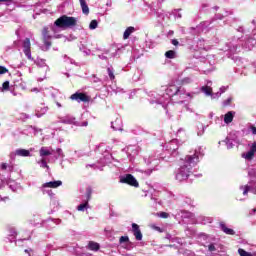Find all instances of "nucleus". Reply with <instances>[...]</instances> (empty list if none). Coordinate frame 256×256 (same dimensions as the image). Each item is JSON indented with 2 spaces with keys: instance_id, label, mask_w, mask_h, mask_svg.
<instances>
[{
  "instance_id": "1",
  "label": "nucleus",
  "mask_w": 256,
  "mask_h": 256,
  "mask_svg": "<svg viewBox=\"0 0 256 256\" xmlns=\"http://www.w3.org/2000/svg\"><path fill=\"white\" fill-rule=\"evenodd\" d=\"M199 163V152L195 151L193 154L185 156L184 159L180 160V168L176 174L177 181H185L189 179L191 170Z\"/></svg>"
},
{
  "instance_id": "2",
  "label": "nucleus",
  "mask_w": 256,
  "mask_h": 256,
  "mask_svg": "<svg viewBox=\"0 0 256 256\" xmlns=\"http://www.w3.org/2000/svg\"><path fill=\"white\" fill-rule=\"evenodd\" d=\"M54 25L56 27H59V29H71V27H77V18L62 15L61 17L56 19Z\"/></svg>"
},
{
  "instance_id": "3",
  "label": "nucleus",
  "mask_w": 256,
  "mask_h": 256,
  "mask_svg": "<svg viewBox=\"0 0 256 256\" xmlns=\"http://www.w3.org/2000/svg\"><path fill=\"white\" fill-rule=\"evenodd\" d=\"M71 101H77V103H89L91 96L83 92H76L70 96Z\"/></svg>"
},
{
  "instance_id": "4",
  "label": "nucleus",
  "mask_w": 256,
  "mask_h": 256,
  "mask_svg": "<svg viewBox=\"0 0 256 256\" xmlns=\"http://www.w3.org/2000/svg\"><path fill=\"white\" fill-rule=\"evenodd\" d=\"M120 183L130 185V187H139V182L133 177V174H126L120 178Z\"/></svg>"
},
{
  "instance_id": "5",
  "label": "nucleus",
  "mask_w": 256,
  "mask_h": 256,
  "mask_svg": "<svg viewBox=\"0 0 256 256\" xmlns=\"http://www.w3.org/2000/svg\"><path fill=\"white\" fill-rule=\"evenodd\" d=\"M42 36H43V43L46 47V49H50L51 48V35H49V28L45 27L42 30Z\"/></svg>"
},
{
  "instance_id": "6",
  "label": "nucleus",
  "mask_w": 256,
  "mask_h": 256,
  "mask_svg": "<svg viewBox=\"0 0 256 256\" xmlns=\"http://www.w3.org/2000/svg\"><path fill=\"white\" fill-rule=\"evenodd\" d=\"M23 49H24L23 50L24 54L27 56V59H29V60L33 59L31 57V39H29V38L24 39Z\"/></svg>"
},
{
  "instance_id": "7",
  "label": "nucleus",
  "mask_w": 256,
  "mask_h": 256,
  "mask_svg": "<svg viewBox=\"0 0 256 256\" xmlns=\"http://www.w3.org/2000/svg\"><path fill=\"white\" fill-rule=\"evenodd\" d=\"M166 92H167V95H170L171 97H175V95H184L183 90H181V88L175 85L168 87Z\"/></svg>"
},
{
  "instance_id": "8",
  "label": "nucleus",
  "mask_w": 256,
  "mask_h": 256,
  "mask_svg": "<svg viewBox=\"0 0 256 256\" xmlns=\"http://www.w3.org/2000/svg\"><path fill=\"white\" fill-rule=\"evenodd\" d=\"M132 233H133L136 241H142L143 233H141V229L139 228L138 224L132 223Z\"/></svg>"
},
{
  "instance_id": "9",
  "label": "nucleus",
  "mask_w": 256,
  "mask_h": 256,
  "mask_svg": "<svg viewBox=\"0 0 256 256\" xmlns=\"http://www.w3.org/2000/svg\"><path fill=\"white\" fill-rule=\"evenodd\" d=\"M63 185V182L61 180H56V181H50L42 184L43 189H57V187H61Z\"/></svg>"
},
{
  "instance_id": "10",
  "label": "nucleus",
  "mask_w": 256,
  "mask_h": 256,
  "mask_svg": "<svg viewBox=\"0 0 256 256\" xmlns=\"http://www.w3.org/2000/svg\"><path fill=\"white\" fill-rule=\"evenodd\" d=\"M255 153H256V142H253L250 148V151L246 153V159L250 161L251 159H253V157H255Z\"/></svg>"
},
{
  "instance_id": "11",
  "label": "nucleus",
  "mask_w": 256,
  "mask_h": 256,
  "mask_svg": "<svg viewBox=\"0 0 256 256\" xmlns=\"http://www.w3.org/2000/svg\"><path fill=\"white\" fill-rule=\"evenodd\" d=\"M221 231L225 233L226 235H235V230L228 228L225 223H220Z\"/></svg>"
},
{
  "instance_id": "12",
  "label": "nucleus",
  "mask_w": 256,
  "mask_h": 256,
  "mask_svg": "<svg viewBox=\"0 0 256 256\" xmlns=\"http://www.w3.org/2000/svg\"><path fill=\"white\" fill-rule=\"evenodd\" d=\"M132 33H135V27L129 26V27L126 28V30L124 31L123 39H124V40L129 39V37H131V34H132Z\"/></svg>"
},
{
  "instance_id": "13",
  "label": "nucleus",
  "mask_w": 256,
  "mask_h": 256,
  "mask_svg": "<svg viewBox=\"0 0 256 256\" xmlns=\"http://www.w3.org/2000/svg\"><path fill=\"white\" fill-rule=\"evenodd\" d=\"M88 249L90 251H99V249H101V246L99 245V243L94 242V241H90L88 243Z\"/></svg>"
},
{
  "instance_id": "14",
  "label": "nucleus",
  "mask_w": 256,
  "mask_h": 256,
  "mask_svg": "<svg viewBox=\"0 0 256 256\" xmlns=\"http://www.w3.org/2000/svg\"><path fill=\"white\" fill-rule=\"evenodd\" d=\"M79 1H80L82 13H84V15H89V6L87 5V2L85 0H79Z\"/></svg>"
},
{
  "instance_id": "15",
  "label": "nucleus",
  "mask_w": 256,
  "mask_h": 256,
  "mask_svg": "<svg viewBox=\"0 0 256 256\" xmlns=\"http://www.w3.org/2000/svg\"><path fill=\"white\" fill-rule=\"evenodd\" d=\"M16 155H18L19 157H30L31 152H29V150H25V149H18V150H16Z\"/></svg>"
},
{
  "instance_id": "16",
  "label": "nucleus",
  "mask_w": 256,
  "mask_h": 256,
  "mask_svg": "<svg viewBox=\"0 0 256 256\" xmlns=\"http://www.w3.org/2000/svg\"><path fill=\"white\" fill-rule=\"evenodd\" d=\"M224 123H233V112L229 111L228 113L225 114L224 116Z\"/></svg>"
},
{
  "instance_id": "17",
  "label": "nucleus",
  "mask_w": 256,
  "mask_h": 256,
  "mask_svg": "<svg viewBox=\"0 0 256 256\" xmlns=\"http://www.w3.org/2000/svg\"><path fill=\"white\" fill-rule=\"evenodd\" d=\"M201 91H202V93H205V95H208V96L213 95V88H211L209 86H203L201 88Z\"/></svg>"
},
{
  "instance_id": "18",
  "label": "nucleus",
  "mask_w": 256,
  "mask_h": 256,
  "mask_svg": "<svg viewBox=\"0 0 256 256\" xmlns=\"http://www.w3.org/2000/svg\"><path fill=\"white\" fill-rule=\"evenodd\" d=\"M93 195V189L91 187L86 188V201L89 203L91 201V196Z\"/></svg>"
},
{
  "instance_id": "19",
  "label": "nucleus",
  "mask_w": 256,
  "mask_h": 256,
  "mask_svg": "<svg viewBox=\"0 0 256 256\" xmlns=\"http://www.w3.org/2000/svg\"><path fill=\"white\" fill-rule=\"evenodd\" d=\"M49 155H51V151L45 149L44 147L40 149V157H49Z\"/></svg>"
},
{
  "instance_id": "20",
  "label": "nucleus",
  "mask_w": 256,
  "mask_h": 256,
  "mask_svg": "<svg viewBox=\"0 0 256 256\" xmlns=\"http://www.w3.org/2000/svg\"><path fill=\"white\" fill-rule=\"evenodd\" d=\"M165 58L166 59H175V51L169 50L165 52Z\"/></svg>"
},
{
  "instance_id": "21",
  "label": "nucleus",
  "mask_w": 256,
  "mask_h": 256,
  "mask_svg": "<svg viewBox=\"0 0 256 256\" xmlns=\"http://www.w3.org/2000/svg\"><path fill=\"white\" fill-rule=\"evenodd\" d=\"M89 207V202L85 201V203L80 204L77 209L78 211H85Z\"/></svg>"
},
{
  "instance_id": "22",
  "label": "nucleus",
  "mask_w": 256,
  "mask_h": 256,
  "mask_svg": "<svg viewBox=\"0 0 256 256\" xmlns=\"http://www.w3.org/2000/svg\"><path fill=\"white\" fill-rule=\"evenodd\" d=\"M99 25V22H97V20H92L89 24V29L93 30V29H97Z\"/></svg>"
},
{
  "instance_id": "23",
  "label": "nucleus",
  "mask_w": 256,
  "mask_h": 256,
  "mask_svg": "<svg viewBox=\"0 0 256 256\" xmlns=\"http://www.w3.org/2000/svg\"><path fill=\"white\" fill-rule=\"evenodd\" d=\"M107 73H108L109 79L111 81H115V74L113 73V70H111V68H107Z\"/></svg>"
},
{
  "instance_id": "24",
  "label": "nucleus",
  "mask_w": 256,
  "mask_h": 256,
  "mask_svg": "<svg viewBox=\"0 0 256 256\" xmlns=\"http://www.w3.org/2000/svg\"><path fill=\"white\" fill-rule=\"evenodd\" d=\"M119 243H129V237L128 236H121L119 239Z\"/></svg>"
},
{
  "instance_id": "25",
  "label": "nucleus",
  "mask_w": 256,
  "mask_h": 256,
  "mask_svg": "<svg viewBox=\"0 0 256 256\" xmlns=\"http://www.w3.org/2000/svg\"><path fill=\"white\" fill-rule=\"evenodd\" d=\"M2 91H9V81H5L2 84Z\"/></svg>"
},
{
  "instance_id": "26",
  "label": "nucleus",
  "mask_w": 256,
  "mask_h": 256,
  "mask_svg": "<svg viewBox=\"0 0 256 256\" xmlns=\"http://www.w3.org/2000/svg\"><path fill=\"white\" fill-rule=\"evenodd\" d=\"M5 73H9V70L5 66H0V75H5Z\"/></svg>"
},
{
  "instance_id": "27",
  "label": "nucleus",
  "mask_w": 256,
  "mask_h": 256,
  "mask_svg": "<svg viewBox=\"0 0 256 256\" xmlns=\"http://www.w3.org/2000/svg\"><path fill=\"white\" fill-rule=\"evenodd\" d=\"M159 217H161L162 219H168L169 213H167V212H160L159 213Z\"/></svg>"
},
{
  "instance_id": "28",
  "label": "nucleus",
  "mask_w": 256,
  "mask_h": 256,
  "mask_svg": "<svg viewBox=\"0 0 256 256\" xmlns=\"http://www.w3.org/2000/svg\"><path fill=\"white\" fill-rule=\"evenodd\" d=\"M151 229H154V231H158V233H163V229H161V227H158L156 225H151Z\"/></svg>"
},
{
  "instance_id": "29",
  "label": "nucleus",
  "mask_w": 256,
  "mask_h": 256,
  "mask_svg": "<svg viewBox=\"0 0 256 256\" xmlns=\"http://www.w3.org/2000/svg\"><path fill=\"white\" fill-rule=\"evenodd\" d=\"M243 189H244V190H243V195H247V193H249V191H250L251 188L246 185V186L243 187Z\"/></svg>"
},
{
  "instance_id": "30",
  "label": "nucleus",
  "mask_w": 256,
  "mask_h": 256,
  "mask_svg": "<svg viewBox=\"0 0 256 256\" xmlns=\"http://www.w3.org/2000/svg\"><path fill=\"white\" fill-rule=\"evenodd\" d=\"M208 250L211 251V252H213V251H216L217 248H215V245H214V244H210V245L208 246Z\"/></svg>"
},
{
  "instance_id": "31",
  "label": "nucleus",
  "mask_w": 256,
  "mask_h": 256,
  "mask_svg": "<svg viewBox=\"0 0 256 256\" xmlns=\"http://www.w3.org/2000/svg\"><path fill=\"white\" fill-rule=\"evenodd\" d=\"M231 98H228L225 102H224V106L227 107V105H231Z\"/></svg>"
},
{
  "instance_id": "32",
  "label": "nucleus",
  "mask_w": 256,
  "mask_h": 256,
  "mask_svg": "<svg viewBox=\"0 0 256 256\" xmlns=\"http://www.w3.org/2000/svg\"><path fill=\"white\" fill-rule=\"evenodd\" d=\"M172 45H174L175 47H177V45H179V41L177 39H173L172 40Z\"/></svg>"
},
{
  "instance_id": "33",
  "label": "nucleus",
  "mask_w": 256,
  "mask_h": 256,
  "mask_svg": "<svg viewBox=\"0 0 256 256\" xmlns=\"http://www.w3.org/2000/svg\"><path fill=\"white\" fill-rule=\"evenodd\" d=\"M250 129H251L252 135H256V127L251 126Z\"/></svg>"
},
{
  "instance_id": "34",
  "label": "nucleus",
  "mask_w": 256,
  "mask_h": 256,
  "mask_svg": "<svg viewBox=\"0 0 256 256\" xmlns=\"http://www.w3.org/2000/svg\"><path fill=\"white\" fill-rule=\"evenodd\" d=\"M1 169H2V171L7 170V163H2L1 164Z\"/></svg>"
},
{
  "instance_id": "35",
  "label": "nucleus",
  "mask_w": 256,
  "mask_h": 256,
  "mask_svg": "<svg viewBox=\"0 0 256 256\" xmlns=\"http://www.w3.org/2000/svg\"><path fill=\"white\" fill-rule=\"evenodd\" d=\"M13 0H0V3H11Z\"/></svg>"
},
{
  "instance_id": "36",
  "label": "nucleus",
  "mask_w": 256,
  "mask_h": 256,
  "mask_svg": "<svg viewBox=\"0 0 256 256\" xmlns=\"http://www.w3.org/2000/svg\"><path fill=\"white\" fill-rule=\"evenodd\" d=\"M41 162H42V164L44 165V167H48V166H47V161H46L45 159H42Z\"/></svg>"
},
{
  "instance_id": "37",
  "label": "nucleus",
  "mask_w": 256,
  "mask_h": 256,
  "mask_svg": "<svg viewBox=\"0 0 256 256\" xmlns=\"http://www.w3.org/2000/svg\"><path fill=\"white\" fill-rule=\"evenodd\" d=\"M57 107H61V103L57 102L56 103Z\"/></svg>"
},
{
  "instance_id": "38",
  "label": "nucleus",
  "mask_w": 256,
  "mask_h": 256,
  "mask_svg": "<svg viewBox=\"0 0 256 256\" xmlns=\"http://www.w3.org/2000/svg\"><path fill=\"white\" fill-rule=\"evenodd\" d=\"M186 95H187V97H191V93H187Z\"/></svg>"
},
{
  "instance_id": "39",
  "label": "nucleus",
  "mask_w": 256,
  "mask_h": 256,
  "mask_svg": "<svg viewBox=\"0 0 256 256\" xmlns=\"http://www.w3.org/2000/svg\"><path fill=\"white\" fill-rule=\"evenodd\" d=\"M25 253H29V250H25Z\"/></svg>"
},
{
  "instance_id": "40",
  "label": "nucleus",
  "mask_w": 256,
  "mask_h": 256,
  "mask_svg": "<svg viewBox=\"0 0 256 256\" xmlns=\"http://www.w3.org/2000/svg\"><path fill=\"white\" fill-rule=\"evenodd\" d=\"M254 213L256 212V209H253Z\"/></svg>"
}]
</instances>
